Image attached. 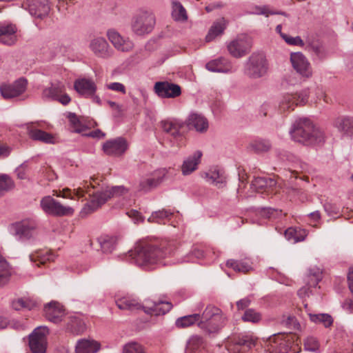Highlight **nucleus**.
Here are the masks:
<instances>
[{
  "label": "nucleus",
  "mask_w": 353,
  "mask_h": 353,
  "mask_svg": "<svg viewBox=\"0 0 353 353\" xmlns=\"http://www.w3.org/2000/svg\"><path fill=\"white\" fill-rule=\"evenodd\" d=\"M172 249L164 242L159 245L156 243L143 242L128 252L129 256L138 266L150 269L152 265L161 263V260L170 256Z\"/></svg>",
  "instance_id": "nucleus-1"
},
{
  "label": "nucleus",
  "mask_w": 353,
  "mask_h": 353,
  "mask_svg": "<svg viewBox=\"0 0 353 353\" xmlns=\"http://www.w3.org/2000/svg\"><path fill=\"white\" fill-rule=\"evenodd\" d=\"M290 134L294 141L305 145H315L325 141L323 132L307 118L296 119L290 130Z\"/></svg>",
  "instance_id": "nucleus-2"
},
{
  "label": "nucleus",
  "mask_w": 353,
  "mask_h": 353,
  "mask_svg": "<svg viewBox=\"0 0 353 353\" xmlns=\"http://www.w3.org/2000/svg\"><path fill=\"white\" fill-rule=\"evenodd\" d=\"M117 307L120 310L135 311L143 309L144 312L150 315H164L173 307L168 301H154L148 300L144 305H141L136 299L129 297H123L116 301Z\"/></svg>",
  "instance_id": "nucleus-3"
},
{
  "label": "nucleus",
  "mask_w": 353,
  "mask_h": 353,
  "mask_svg": "<svg viewBox=\"0 0 353 353\" xmlns=\"http://www.w3.org/2000/svg\"><path fill=\"white\" fill-rule=\"evenodd\" d=\"M228 317L219 307L208 305L201 314L198 327L206 334H218L227 324Z\"/></svg>",
  "instance_id": "nucleus-4"
},
{
  "label": "nucleus",
  "mask_w": 353,
  "mask_h": 353,
  "mask_svg": "<svg viewBox=\"0 0 353 353\" xmlns=\"http://www.w3.org/2000/svg\"><path fill=\"white\" fill-rule=\"evenodd\" d=\"M268 70V62L263 53H252L244 64V74L250 79L264 77Z\"/></svg>",
  "instance_id": "nucleus-5"
},
{
  "label": "nucleus",
  "mask_w": 353,
  "mask_h": 353,
  "mask_svg": "<svg viewBox=\"0 0 353 353\" xmlns=\"http://www.w3.org/2000/svg\"><path fill=\"white\" fill-rule=\"evenodd\" d=\"M155 23L156 19L152 12L141 10L132 17L131 30L137 36H144L152 32Z\"/></svg>",
  "instance_id": "nucleus-6"
},
{
  "label": "nucleus",
  "mask_w": 353,
  "mask_h": 353,
  "mask_svg": "<svg viewBox=\"0 0 353 353\" xmlns=\"http://www.w3.org/2000/svg\"><path fill=\"white\" fill-rule=\"evenodd\" d=\"M38 222L34 218H27L10 225V232L17 240L26 241L30 240L37 229Z\"/></svg>",
  "instance_id": "nucleus-7"
},
{
  "label": "nucleus",
  "mask_w": 353,
  "mask_h": 353,
  "mask_svg": "<svg viewBox=\"0 0 353 353\" xmlns=\"http://www.w3.org/2000/svg\"><path fill=\"white\" fill-rule=\"evenodd\" d=\"M292 336L290 334H274L264 343L265 353H288L291 349Z\"/></svg>",
  "instance_id": "nucleus-8"
},
{
  "label": "nucleus",
  "mask_w": 353,
  "mask_h": 353,
  "mask_svg": "<svg viewBox=\"0 0 353 353\" xmlns=\"http://www.w3.org/2000/svg\"><path fill=\"white\" fill-rule=\"evenodd\" d=\"M40 207L46 214L53 216H70L74 213L72 208L62 205L51 196L43 197L40 201Z\"/></svg>",
  "instance_id": "nucleus-9"
},
{
  "label": "nucleus",
  "mask_w": 353,
  "mask_h": 353,
  "mask_svg": "<svg viewBox=\"0 0 353 353\" xmlns=\"http://www.w3.org/2000/svg\"><path fill=\"white\" fill-rule=\"evenodd\" d=\"M48 333L49 330L46 326H40L34 330L29 336V347L32 353H46V336Z\"/></svg>",
  "instance_id": "nucleus-10"
},
{
  "label": "nucleus",
  "mask_w": 353,
  "mask_h": 353,
  "mask_svg": "<svg viewBox=\"0 0 353 353\" xmlns=\"http://www.w3.org/2000/svg\"><path fill=\"white\" fill-rule=\"evenodd\" d=\"M309 92L305 90L299 93L285 94L280 100L279 108L281 112L293 110L298 105L305 104L308 98Z\"/></svg>",
  "instance_id": "nucleus-11"
},
{
  "label": "nucleus",
  "mask_w": 353,
  "mask_h": 353,
  "mask_svg": "<svg viewBox=\"0 0 353 353\" xmlns=\"http://www.w3.org/2000/svg\"><path fill=\"white\" fill-rule=\"evenodd\" d=\"M89 48L96 57L103 59H110L114 54L113 49L106 39L101 37L92 39L90 42Z\"/></svg>",
  "instance_id": "nucleus-12"
},
{
  "label": "nucleus",
  "mask_w": 353,
  "mask_h": 353,
  "mask_svg": "<svg viewBox=\"0 0 353 353\" xmlns=\"http://www.w3.org/2000/svg\"><path fill=\"white\" fill-rule=\"evenodd\" d=\"M23 6L32 16L41 19L47 17L50 12L48 0H26Z\"/></svg>",
  "instance_id": "nucleus-13"
},
{
  "label": "nucleus",
  "mask_w": 353,
  "mask_h": 353,
  "mask_svg": "<svg viewBox=\"0 0 353 353\" xmlns=\"http://www.w3.org/2000/svg\"><path fill=\"white\" fill-rule=\"evenodd\" d=\"M27 85V80L24 78H20L12 84L1 85L0 92L4 99H12L22 94L26 91Z\"/></svg>",
  "instance_id": "nucleus-14"
},
{
  "label": "nucleus",
  "mask_w": 353,
  "mask_h": 353,
  "mask_svg": "<svg viewBox=\"0 0 353 353\" xmlns=\"http://www.w3.org/2000/svg\"><path fill=\"white\" fill-rule=\"evenodd\" d=\"M290 61L293 68L301 77L310 78L312 75V71L310 63L306 57L301 52H294L290 55Z\"/></svg>",
  "instance_id": "nucleus-15"
},
{
  "label": "nucleus",
  "mask_w": 353,
  "mask_h": 353,
  "mask_svg": "<svg viewBox=\"0 0 353 353\" xmlns=\"http://www.w3.org/2000/svg\"><path fill=\"white\" fill-rule=\"evenodd\" d=\"M155 93L161 98H175L181 95V87L168 81H158L154 86Z\"/></svg>",
  "instance_id": "nucleus-16"
},
{
  "label": "nucleus",
  "mask_w": 353,
  "mask_h": 353,
  "mask_svg": "<svg viewBox=\"0 0 353 353\" xmlns=\"http://www.w3.org/2000/svg\"><path fill=\"white\" fill-rule=\"evenodd\" d=\"M255 346V341L248 335H239L231 339L229 351L232 353H245Z\"/></svg>",
  "instance_id": "nucleus-17"
},
{
  "label": "nucleus",
  "mask_w": 353,
  "mask_h": 353,
  "mask_svg": "<svg viewBox=\"0 0 353 353\" xmlns=\"http://www.w3.org/2000/svg\"><path fill=\"white\" fill-rule=\"evenodd\" d=\"M161 127L165 133L178 140L183 135L185 123L180 119H168L161 122Z\"/></svg>",
  "instance_id": "nucleus-18"
},
{
  "label": "nucleus",
  "mask_w": 353,
  "mask_h": 353,
  "mask_svg": "<svg viewBox=\"0 0 353 353\" xmlns=\"http://www.w3.org/2000/svg\"><path fill=\"white\" fill-rule=\"evenodd\" d=\"M37 125L38 123H28L25 125L29 137L33 141L47 144L54 143V137L52 134L39 129Z\"/></svg>",
  "instance_id": "nucleus-19"
},
{
  "label": "nucleus",
  "mask_w": 353,
  "mask_h": 353,
  "mask_svg": "<svg viewBox=\"0 0 353 353\" xmlns=\"http://www.w3.org/2000/svg\"><path fill=\"white\" fill-rule=\"evenodd\" d=\"M128 148V143L123 137H117L108 140L104 143L103 150L104 152L110 156L122 155Z\"/></svg>",
  "instance_id": "nucleus-20"
},
{
  "label": "nucleus",
  "mask_w": 353,
  "mask_h": 353,
  "mask_svg": "<svg viewBox=\"0 0 353 353\" xmlns=\"http://www.w3.org/2000/svg\"><path fill=\"white\" fill-rule=\"evenodd\" d=\"M17 26L8 22H0V42L4 45L10 46L16 43L17 41Z\"/></svg>",
  "instance_id": "nucleus-21"
},
{
  "label": "nucleus",
  "mask_w": 353,
  "mask_h": 353,
  "mask_svg": "<svg viewBox=\"0 0 353 353\" xmlns=\"http://www.w3.org/2000/svg\"><path fill=\"white\" fill-rule=\"evenodd\" d=\"M107 37L114 47L121 52H130L134 48V43L129 39L123 38L117 31L108 30Z\"/></svg>",
  "instance_id": "nucleus-22"
},
{
  "label": "nucleus",
  "mask_w": 353,
  "mask_h": 353,
  "mask_svg": "<svg viewBox=\"0 0 353 353\" xmlns=\"http://www.w3.org/2000/svg\"><path fill=\"white\" fill-rule=\"evenodd\" d=\"M162 176H159L157 178H147L143 179L140 181L139 188L141 190L148 192L150 190L158 186L164 179H168L170 176L176 174V171L174 168L163 169L161 171Z\"/></svg>",
  "instance_id": "nucleus-23"
},
{
  "label": "nucleus",
  "mask_w": 353,
  "mask_h": 353,
  "mask_svg": "<svg viewBox=\"0 0 353 353\" xmlns=\"http://www.w3.org/2000/svg\"><path fill=\"white\" fill-rule=\"evenodd\" d=\"M89 195L91 196L90 201L80 212L82 217L94 212L108 201L103 191L93 193L92 196L89 193Z\"/></svg>",
  "instance_id": "nucleus-24"
},
{
  "label": "nucleus",
  "mask_w": 353,
  "mask_h": 353,
  "mask_svg": "<svg viewBox=\"0 0 353 353\" xmlns=\"http://www.w3.org/2000/svg\"><path fill=\"white\" fill-rule=\"evenodd\" d=\"M89 195L91 196L90 201L80 212L82 217L94 212L108 201L103 191L93 193L92 196L89 193Z\"/></svg>",
  "instance_id": "nucleus-25"
},
{
  "label": "nucleus",
  "mask_w": 353,
  "mask_h": 353,
  "mask_svg": "<svg viewBox=\"0 0 353 353\" xmlns=\"http://www.w3.org/2000/svg\"><path fill=\"white\" fill-rule=\"evenodd\" d=\"M205 68L212 72L232 73L235 71L232 63L223 57L208 61Z\"/></svg>",
  "instance_id": "nucleus-26"
},
{
  "label": "nucleus",
  "mask_w": 353,
  "mask_h": 353,
  "mask_svg": "<svg viewBox=\"0 0 353 353\" xmlns=\"http://www.w3.org/2000/svg\"><path fill=\"white\" fill-rule=\"evenodd\" d=\"M185 123L189 129H194L200 133L205 132L209 127L207 119L202 114L192 112L190 114Z\"/></svg>",
  "instance_id": "nucleus-27"
},
{
  "label": "nucleus",
  "mask_w": 353,
  "mask_h": 353,
  "mask_svg": "<svg viewBox=\"0 0 353 353\" xmlns=\"http://www.w3.org/2000/svg\"><path fill=\"white\" fill-rule=\"evenodd\" d=\"M43 310L46 318L54 323L61 321L64 316L63 306L55 301L46 304Z\"/></svg>",
  "instance_id": "nucleus-28"
},
{
  "label": "nucleus",
  "mask_w": 353,
  "mask_h": 353,
  "mask_svg": "<svg viewBox=\"0 0 353 353\" xmlns=\"http://www.w3.org/2000/svg\"><path fill=\"white\" fill-rule=\"evenodd\" d=\"M333 125L343 136L353 137V117L350 116H340L336 118Z\"/></svg>",
  "instance_id": "nucleus-29"
},
{
  "label": "nucleus",
  "mask_w": 353,
  "mask_h": 353,
  "mask_svg": "<svg viewBox=\"0 0 353 353\" xmlns=\"http://www.w3.org/2000/svg\"><path fill=\"white\" fill-rule=\"evenodd\" d=\"M250 46L245 38L235 39L228 46L230 54L235 58L245 56L250 51Z\"/></svg>",
  "instance_id": "nucleus-30"
},
{
  "label": "nucleus",
  "mask_w": 353,
  "mask_h": 353,
  "mask_svg": "<svg viewBox=\"0 0 353 353\" xmlns=\"http://www.w3.org/2000/svg\"><path fill=\"white\" fill-rule=\"evenodd\" d=\"M74 88L79 94L87 98L93 96L97 91L95 83L92 80L87 79L76 80L74 83Z\"/></svg>",
  "instance_id": "nucleus-31"
},
{
  "label": "nucleus",
  "mask_w": 353,
  "mask_h": 353,
  "mask_svg": "<svg viewBox=\"0 0 353 353\" xmlns=\"http://www.w3.org/2000/svg\"><path fill=\"white\" fill-rule=\"evenodd\" d=\"M203 177L206 181L218 188H223L226 185V176L224 172L216 168H212L205 172Z\"/></svg>",
  "instance_id": "nucleus-32"
},
{
  "label": "nucleus",
  "mask_w": 353,
  "mask_h": 353,
  "mask_svg": "<svg viewBox=\"0 0 353 353\" xmlns=\"http://www.w3.org/2000/svg\"><path fill=\"white\" fill-rule=\"evenodd\" d=\"M88 188L89 185L87 184V182H85L83 187L74 188L72 190L70 188H64L62 190H54L53 195L70 199H74V196H75L79 199L83 197L85 193H89L90 191Z\"/></svg>",
  "instance_id": "nucleus-33"
},
{
  "label": "nucleus",
  "mask_w": 353,
  "mask_h": 353,
  "mask_svg": "<svg viewBox=\"0 0 353 353\" xmlns=\"http://www.w3.org/2000/svg\"><path fill=\"white\" fill-rule=\"evenodd\" d=\"M65 87L60 81H55L50 83V86L46 88L42 92V98L44 99L56 100L65 92Z\"/></svg>",
  "instance_id": "nucleus-34"
},
{
  "label": "nucleus",
  "mask_w": 353,
  "mask_h": 353,
  "mask_svg": "<svg viewBox=\"0 0 353 353\" xmlns=\"http://www.w3.org/2000/svg\"><path fill=\"white\" fill-rule=\"evenodd\" d=\"M202 152L196 151L192 155L189 156L184 160L181 165V171L183 175H188L197 169V166L200 163Z\"/></svg>",
  "instance_id": "nucleus-35"
},
{
  "label": "nucleus",
  "mask_w": 353,
  "mask_h": 353,
  "mask_svg": "<svg viewBox=\"0 0 353 353\" xmlns=\"http://www.w3.org/2000/svg\"><path fill=\"white\" fill-rule=\"evenodd\" d=\"M100 348L101 345L99 342L84 339L78 341L75 351L77 353H96Z\"/></svg>",
  "instance_id": "nucleus-36"
},
{
  "label": "nucleus",
  "mask_w": 353,
  "mask_h": 353,
  "mask_svg": "<svg viewBox=\"0 0 353 353\" xmlns=\"http://www.w3.org/2000/svg\"><path fill=\"white\" fill-rule=\"evenodd\" d=\"M227 24L228 22L224 18H221L214 22L206 35V41L210 42L217 36L222 34L226 28Z\"/></svg>",
  "instance_id": "nucleus-37"
},
{
  "label": "nucleus",
  "mask_w": 353,
  "mask_h": 353,
  "mask_svg": "<svg viewBox=\"0 0 353 353\" xmlns=\"http://www.w3.org/2000/svg\"><path fill=\"white\" fill-rule=\"evenodd\" d=\"M171 16L176 21L185 22L188 20V14L183 5L176 0H172Z\"/></svg>",
  "instance_id": "nucleus-38"
},
{
  "label": "nucleus",
  "mask_w": 353,
  "mask_h": 353,
  "mask_svg": "<svg viewBox=\"0 0 353 353\" xmlns=\"http://www.w3.org/2000/svg\"><path fill=\"white\" fill-rule=\"evenodd\" d=\"M85 324L81 319L77 316H70L68 318L66 330L73 334H80L85 330Z\"/></svg>",
  "instance_id": "nucleus-39"
},
{
  "label": "nucleus",
  "mask_w": 353,
  "mask_h": 353,
  "mask_svg": "<svg viewBox=\"0 0 353 353\" xmlns=\"http://www.w3.org/2000/svg\"><path fill=\"white\" fill-rule=\"evenodd\" d=\"M285 237L293 243L305 240L307 233L305 230L297 228H289L284 232Z\"/></svg>",
  "instance_id": "nucleus-40"
},
{
  "label": "nucleus",
  "mask_w": 353,
  "mask_h": 353,
  "mask_svg": "<svg viewBox=\"0 0 353 353\" xmlns=\"http://www.w3.org/2000/svg\"><path fill=\"white\" fill-rule=\"evenodd\" d=\"M276 184V181L272 178L256 177L252 181L251 188L260 191L266 188H272Z\"/></svg>",
  "instance_id": "nucleus-41"
},
{
  "label": "nucleus",
  "mask_w": 353,
  "mask_h": 353,
  "mask_svg": "<svg viewBox=\"0 0 353 353\" xmlns=\"http://www.w3.org/2000/svg\"><path fill=\"white\" fill-rule=\"evenodd\" d=\"M201 319L200 314H193L183 316L178 318L175 321V325L177 328L184 329L189 327L196 323H199Z\"/></svg>",
  "instance_id": "nucleus-42"
},
{
  "label": "nucleus",
  "mask_w": 353,
  "mask_h": 353,
  "mask_svg": "<svg viewBox=\"0 0 353 353\" xmlns=\"http://www.w3.org/2000/svg\"><path fill=\"white\" fill-rule=\"evenodd\" d=\"M322 270L320 268L316 266L310 268L305 279L306 285L310 287H316L322 279Z\"/></svg>",
  "instance_id": "nucleus-43"
},
{
  "label": "nucleus",
  "mask_w": 353,
  "mask_h": 353,
  "mask_svg": "<svg viewBox=\"0 0 353 353\" xmlns=\"http://www.w3.org/2000/svg\"><path fill=\"white\" fill-rule=\"evenodd\" d=\"M97 241L104 253L112 252L117 245V238L114 236H101L97 239Z\"/></svg>",
  "instance_id": "nucleus-44"
},
{
  "label": "nucleus",
  "mask_w": 353,
  "mask_h": 353,
  "mask_svg": "<svg viewBox=\"0 0 353 353\" xmlns=\"http://www.w3.org/2000/svg\"><path fill=\"white\" fill-rule=\"evenodd\" d=\"M226 265L236 272L243 273H247L252 269L250 263L245 261L229 259L226 262Z\"/></svg>",
  "instance_id": "nucleus-45"
},
{
  "label": "nucleus",
  "mask_w": 353,
  "mask_h": 353,
  "mask_svg": "<svg viewBox=\"0 0 353 353\" xmlns=\"http://www.w3.org/2000/svg\"><path fill=\"white\" fill-rule=\"evenodd\" d=\"M310 320L314 323H321L325 327H330L333 323V318L331 315L326 313L321 314H312L308 313Z\"/></svg>",
  "instance_id": "nucleus-46"
},
{
  "label": "nucleus",
  "mask_w": 353,
  "mask_h": 353,
  "mask_svg": "<svg viewBox=\"0 0 353 353\" xmlns=\"http://www.w3.org/2000/svg\"><path fill=\"white\" fill-rule=\"evenodd\" d=\"M158 44L156 40L150 39L145 45L143 48H141L136 52L135 55L138 56L141 60L148 58L150 53L157 50Z\"/></svg>",
  "instance_id": "nucleus-47"
},
{
  "label": "nucleus",
  "mask_w": 353,
  "mask_h": 353,
  "mask_svg": "<svg viewBox=\"0 0 353 353\" xmlns=\"http://www.w3.org/2000/svg\"><path fill=\"white\" fill-rule=\"evenodd\" d=\"M14 188L12 179L6 174H0V196L10 192Z\"/></svg>",
  "instance_id": "nucleus-48"
},
{
  "label": "nucleus",
  "mask_w": 353,
  "mask_h": 353,
  "mask_svg": "<svg viewBox=\"0 0 353 353\" xmlns=\"http://www.w3.org/2000/svg\"><path fill=\"white\" fill-rule=\"evenodd\" d=\"M37 301L26 298L18 299L12 302V307L16 310H20L21 309H28L29 310L34 309L37 307Z\"/></svg>",
  "instance_id": "nucleus-49"
},
{
  "label": "nucleus",
  "mask_w": 353,
  "mask_h": 353,
  "mask_svg": "<svg viewBox=\"0 0 353 353\" xmlns=\"http://www.w3.org/2000/svg\"><path fill=\"white\" fill-rule=\"evenodd\" d=\"M348 288L353 296V267L350 268L347 274ZM343 308L350 312L353 313V299H347L342 305Z\"/></svg>",
  "instance_id": "nucleus-50"
},
{
  "label": "nucleus",
  "mask_w": 353,
  "mask_h": 353,
  "mask_svg": "<svg viewBox=\"0 0 353 353\" xmlns=\"http://www.w3.org/2000/svg\"><path fill=\"white\" fill-rule=\"evenodd\" d=\"M271 148V144L266 140L255 141L250 143V149L256 153L268 152Z\"/></svg>",
  "instance_id": "nucleus-51"
},
{
  "label": "nucleus",
  "mask_w": 353,
  "mask_h": 353,
  "mask_svg": "<svg viewBox=\"0 0 353 353\" xmlns=\"http://www.w3.org/2000/svg\"><path fill=\"white\" fill-rule=\"evenodd\" d=\"M172 212L170 210H161L152 212V215L148 218L150 223H161L162 221L172 215Z\"/></svg>",
  "instance_id": "nucleus-52"
},
{
  "label": "nucleus",
  "mask_w": 353,
  "mask_h": 353,
  "mask_svg": "<svg viewBox=\"0 0 353 353\" xmlns=\"http://www.w3.org/2000/svg\"><path fill=\"white\" fill-rule=\"evenodd\" d=\"M204 339L199 335H193L188 340L187 345V353L190 351H196L203 346Z\"/></svg>",
  "instance_id": "nucleus-53"
},
{
  "label": "nucleus",
  "mask_w": 353,
  "mask_h": 353,
  "mask_svg": "<svg viewBox=\"0 0 353 353\" xmlns=\"http://www.w3.org/2000/svg\"><path fill=\"white\" fill-rule=\"evenodd\" d=\"M107 200L112 197L119 196L125 194L128 190L123 185L113 186L110 189L103 191Z\"/></svg>",
  "instance_id": "nucleus-54"
},
{
  "label": "nucleus",
  "mask_w": 353,
  "mask_h": 353,
  "mask_svg": "<svg viewBox=\"0 0 353 353\" xmlns=\"http://www.w3.org/2000/svg\"><path fill=\"white\" fill-rule=\"evenodd\" d=\"M246 14L250 15H263L268 17L270 15V10L268 5H253L251 6V10L247 11Z\"/></svg>",
  "instance_id": "nucleus-55"
},
{
  "label": "nucleus",
  "mask_w": 353,
  "mask_h": 353,
  "mask_svg": "<svg viewBox=\"0 0 353 353\" xmlns=\"http://www.w3.org/2000/svg\"><path fill=\"white\" fill-rule=\"evenodd\" d=\"M241 319L244 322L256 323L261 321V315L253 309H248L245 311Z\"/></svg>",
  "instance_id": "nucleus-56"
},
{
  "label": "nucleus",
  "mask_w": 353,
  "mask_h": 353,
  "mask_svg": "<svg viewBox=\"0 0 353 353\" xmlns=\"http://www.w3.org/2000/svg\"><path fill=\"white\" fill-rule=\"evenodd\" d=\"M30 259L32 261H39L40 264H45L46 261L52 260V255L48 252L43 254L41 251H37L30 255Z\"/></svg>",
  "instance_id": "nucleus-57"
},
{
  "label": "nucleus",
  "mask_w": 353,
  "mask_h": 353,
  "mask_svg": "<svg viewBox=\"0 0 353 353\" xmlns=\"http://www.w3.org/2000/svg\"><path fill=\"white\" fill-rule=\"evenodd\" d=\"M123 353H146L144 347L137 342H130L123 347Z\"/></svg>",
  "instance_id": "nucleus-58"
},
{
  "label": "nucleus",
  "mask_w": 353,
  "mask_h": 353,
  "mask_svg": "<svg viewBox=\"0 0 353 353\" xmlns=\"http://www.w3.org/2000/svg\"><path fill=\"white\" fill-rule=\"evenodd\" d=\"M304 346L306 350L316 352L319 348V343L316 338L308 336L304 341Z\"/></svg>",
  "instance_id": "nucleus-59"
},
{
  "label": "nucleus",
  "mask_w": 353,
  "mask_h": 353,
  "mask_svg": "<svg viewBox=\"0 0 353 353\" xmlns=\"http://www.w3.org/2000/svg\"><path fill=\"white\" fill-rule=\"evenodd\" d=\"M281 36L285 40V41L289 45L299 46H304L303 41L299 36L292 37L287 35L286 34H281Z\"/></svg>",
  "instance_id": "nucleus-60"
},
{
  "label": "nucleus",
  "mask_w": 353,
  "mask_h": 353,
  "mask_svg": "<svg viewBox=\"0 0 353 353\" xmlns=\"http://www.w3.org/2000/svg\"><path fill=\"white\" fill-rule=\"evenodd\" d=\"M107 87L110 90L120 92L123 94H125L126 92L124 85L119 82L111 83L107 85Z\"/></svg>",
  "instance_id": "nucleus-61"
},
{
  "label": "nucleus",
  "mask_w": 353,
  "mask_h": 353,
  "mask_svg": "<svg viewBox=\"0 0 353 353\" xmlns=\"http://www.w3.org/2000/svg\"><path fill=\"white\" fill-rule=\"evenodd\" d=\"M285 324L290 329L298 330L300 327V324L297 322L294 316H288L285 321Z\"/></svg>",
  "instance_id": "nucleus-62"
},
{
  "label": "nucleus",
  "mask_w": 353,
  "mask_h": 353,
  "mask_svg": "<svg viewBox=\"0 0 353 353\" xmlns=\"http://www.w3.org/2000/svg\"><path fill=\"white\" fill-rule=\"evenodd\" d=\"M325 211L329 214H337L339 213V209L335 205L330 203H326L324 204Z\"/></svg>",
  "instance_id": "nucleus-63"
},
{
  "label": "nucleus",
  "mask_w": 353,
  "mask_h": 353,
  "mask_svg": "<svg viewBox=\"0 0 353 353\" xmlns=\"http://www.w3.org/2000/svg\"><path fill=\"white\" fill-rule=\"evenodd\" d=\"M311 49L319 58H323L325 56L324 49L322 46L313 44L311 46Z\"/></svg>",
  "instance_id": "nucleus-64"
}]
</instances>
